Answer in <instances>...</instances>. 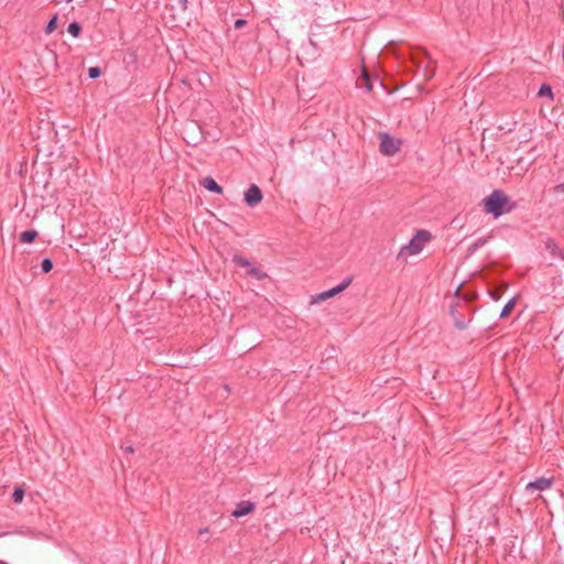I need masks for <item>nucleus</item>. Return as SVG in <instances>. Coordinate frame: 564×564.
Here are the masks:
<instances>
[{"label":"nucleus","mask_w":564,"mask_h":564,"mask_svg":"<svg viewBox=\"0 0 564 564\" xmlns=\"http://www.w3.org/2000/svg\"><path fill=\"white\" fill-rule=\"evenodd\" d=\"M554 192L555 193H564V183H561V184H557L556 186H554Z\"/></svg>","instance_id":"393cba45"},{"label":"nucleus","mask_w":564,"mask_h":564,"mask_svg":"<svg viewBox=\"0 0 564 564\" xmlns=\"http://www.w3.org/2000/svg\"><path fill=\"white\" fill-rule=\"evenodd\" d=\"M544 246L552 257L564 260V249L560 248V246L553 238H547L544 241Z\"/></svg>","instance_id":"1a4fd4ad"},{"label":"nucleus","mask_w":564,"mask_h":564,"mask_svg":"<svg viewBox=\"0 0 564 564\" xmlns=\"http://www.w3.org/2000/svg\"><path fill=\"white\" fill-rule=\"evenodd\" d=\"M67 32H68L72 36H74V37H78V36L80 35V33H82V25H80L78 22H76V21L70 22V23L68 24Z\"/></svg>","instance_id":"dca6fc26"},{"label":"nucleus","mask_w":564,"mask_h":564,"mask_svg":"<svg viewBox=\"0 0 564 564\" xmlns=\"http://www.w3.org/2000/svg\"><path fill=\"white\" fill-rule=\"evenodd\" d=\"M182 3V8L185 10L187 7V0H180Z\"/></svg>","instance_id":"c756f323"},{"label":"nucleus","mask_w":564,"mask_h":564,"mask_svg":"<svg viewBox=\"0 0 564 564\" xmlns=\"http://www.w3.org/2000/svg\"><path fill=\"white\" fill-rule=\"evenodd\" d=\"M53 269V261L50 258H44L41 262V270L43 273H48Z\"/></svg>","instance_id":"412c9836"},{"label":"nucleus","mask_w":564,"mask_h":564,"mask_svg":"<svg viewBox=\"0 0 564 564\" xmlns=\"http://www.w3.org/2000/svg\"><path fill=\"white\" fill-rule=\"evenodd\" d=\"M200 184L212 193L221 194L224 191L223 187L210 176L205 177Z\"/></svg>","instance_id":"9d476101"},{"label":"nucleus","mask_w":564,"mask_h":564,"mask_svg":"<svg viewBox=\"0 0 564 564\" xmlns=\"http://www.w3.org/2000/svg\"><path fill=\"white\" fill-rule=\"evenodd\" d=\"M456 326L459 328V329H463L465 327V324L463 322H456Z\"/></svg>","instance_id":"c85d7f7f"},{"label":"nucleus","mask_w":564,"mask_h":564,"mask_svg":"<svg viewBox=\"0 0 564 564\" xmlns=\"http://www.w3.org/2000/svg\"><path fill=\"white\" fill-rule=\"evenodd\" d=\"M232 262L238 267H250V261L240 254H235L232 257Z\"/></svg>","instance_id":"aec40b11"},{"label":"nucleus","mask_w":564,"mask_h":564,"mask_svg":"<svg viewBox=\"0 0 564 564\" xmlns=\"http://www.w3.org/2000/svg\"><path fill=\"white\" fill-rule=\"evenodd\" d=\"M37 236H39V234L36 230L29 229V230L23 231L20 235V241L23 243H32L36 239Z\"/></svg>","instance_id":"f8f14e48"},{"label":"nucleus","mask_w":564,"mask_h":564,"mask_svg":"<svg viewBox=\"0 0 564 564\" xmlns=\"http://www.w3.org/2000/svg\"><path fill=\"white\" fill-rule=\"evenodd\" d=\"M351 282H352V278L351 276H347L337 286L317 294L315 297H313L312 303H318V302H322V301H326V300H328V299L339 294L340 292L346 290L350 285Z\"/></svg>","instance_id":"20e7f679"},{"label":"nucleus","mask_w":564,"mask_h":564,"mask_svg":"<svg viewBox=\"0 0 564 564\" xmlns=\"http://www.w3.org/2000/svg\"><path fill=\"white\" fill-rule=\"evenodd\" d=\"M487 239L485 238H479L478 240H476L469 248H468V251L469 252H474L476 251L478 248H480L481 246H484L486 243Z\"/></svg>","instance_id":"5701e85b"},{"label":"nucleus","mask_w":564,"mask_h":564,"mask_svg":"<svg viewBox=\"0 0 564 564\" xmlns=\"http://www.w3.org/2000/svg\"><path fill=\"white\" fill-rule=\"evenodd\" d=\"M247 274L250 275L251 278L257 279L258 281H262L268 278V274L264 271L256 267L250 268L247 271Z\"/></svg>","instance_id":"4468645a"},{"label":"nucleus","mask_w":564,"mask_h":564,"mask_svg":"<svg viewBox=\"0 0 564 564\" xmlns=\"http://www.w3.org/2000/svg\"><path fill=\"white\" fill-rule=\"evenodd\" d=\"M414 237L417 238L423 246L432 239L431 232L425 229L417 230Z\"/></svg>","instance_id":"f3484780"},{"label":"nucleus","mask_w":564,"mask_h":564,"mask_svg":"<svg viewBox=\"0 0 564 564\" xmlns=\"http://www.w3.org/2000/svg\"><path fill=\"white\" fill-rule=\"evenodd\" d=\"M516 303H517L516 297H512L511 300H509L500 313V318L508 317L511 314V312L513 311Z\"/></svg>","instance_id":"ddd939ff"},{"label":"nucleus","mask_w":564,"mask_h":564,"mask_svg":"<svg viewBox=\"0 0 564 564\" xmlns=\"http://www.w3.org/2000/svg\"><path fill=\"white\" fill-rule=\"evenodd\" d=\"M380 140L379 151L381 154L392 156L401 150L402 139L393 138L388 132H379Z\"/></svg>","instance_id":"f03ea898"},{"label":"nucleus","mask_w":564,"mask_h":564,"mask_svg":"<svg viewBox=\"0 0 564 564\" xmlns=\"http://www.w3.org/2000/svg\"><path fill=\"white\" fill-rule=\"evenodd\" d=\"M491 296L495 299V300H498L500 297V294L499 292H491Z\"/></svg>","instance_id":"cd10ccee"},{"label":"nucleus","mask_w":564,"mask_h":564,"mask_svg":"<svg viewBox=\"0 0 564 564\" xmlns=\"http://www.w3.org/2000/svg\"><path fill=\"white\" fill-rule=\"evenodd\" d=\"M208 531H209L208 528H202V529L198 530V534L203 535V534L208 533Z\"/></svg>","instance_id":"bb28decb"},{"label":"nucleus","mask_w":564,"mask_h":564,"mask_svg":"<svg viewBox=\"0 0 564 564\" xmlns=\"http://www.w3.org/2000/svg\"><path fill=\"white\" fill-rule=\"evenodd\" d=\"M358 82H359V85L361 87H365L368 91L372 90L371 77H370V74L366 70V68L362 69V75L360 76Z\"/></svg>","instance_id":"9b49d317"},{"label":"nucleus","mask_w":564,"mask_h":564,"mask_svg":"<svg viewBox=\"0 0 564 564\" xmlns=\"http://www.w3.org/2000/svg\"><path fill=\"white\" fill-rule=\"evenodd\" d=\"M58 14L55 13L46 24L45 33L51 34L57 29Z\"/></svg>","instance_id":"6ab92c4d"},{"label":"nucleus","mask_w":564,"mask_h":564,"mask_svg":"<svg viewBox=\"0 0 564 564\" xmlns=\"http://www.w3.org/2000/svg\"><path fill=\"white\" fill-rule=\"evenodd\" d=\"M256 505L251 501H240L236 505L235 510L231 512V517L240 518L250 514L254 511Z\"/></svg>","instance_id":"423d86ee"},{"label":"nucleus","mask_w":564,"mask_h":564,"mask_svg":"<svg viewBox=\"0 0 564 564\" xmlns=\"http://www.w3.org/2000/svg\"><path fill=\"white\" fill-rule=\"evenodd\" d=\"M24 496H25V490L22 487H15L12 492V501L14 503H20L23 501Z\"/></svg>","instance_id":"a211bd4d"},{"label":"nucleus","mask_w":564,"mask_h":564,"mask_svg":"<svg viewBox=\"0 0 564 564\" xmlns=\"http://www.w3.org/2000/svg\"><path fill=\"white\" fill-rule=\"evenodd\" d=\"M423 249V245L419 241L417 238L413 237L408 245L403 246L398 254V258L403 256L404 253L408 254H416L421 252Z\"/></svg>","instance_id":"0eeeda50"},{"label":"nucleus","mask_w":564,"mask_h":564,"mask_svg":"<svg viewBox=\"0 0 564 564\" xmlns=\"http://www.w3.org/2000/svg\"><path fill=\"white\" fill-rule=\"evenodd\" d=\"M263 198L261 188L256 185L251 184L248 189L245 192L243 200L247 206L254 207L261 203Z\"/></svg>","instance_id":"39448f33"},{"label":"nucleus","mask_w":564,"mask_h":564,"mask_svg":"<svg viewBox=\"0 0 564 564\" xmlns=\"http://www.w3.org/2000/svg\"><path fill=\"white\" fill-rule=\"evenodd\" d=\"M247 20L245 19H237L234 23L235 29H241L247 25Z\"/></svg>","instance_id":"b1692460"},{"label":"nucleus","mask_w":564,"mask_h":564,"mask_svg":"<svg viewBox=\"0 0 564 564\" xmlns=\"http://www.w3.org/2000/svg\"><path fill=\"white\" fill-rule=\"evenodd\" d=\"M183 140L193 147L202 143L205 140L202 127L196 121H191L183 127Z\"/></svg>","instance_id":"7ed1b4c3"},{"label":"nucleus","mask_w":564,"mask_h":564,"mask_svg":"<svg viewBox=\"0 0 564 564\" xmlns=\"http://www.w3.org/2000/svg\"><path fill=\"white\" fill-rule=\"evenodd\" d=\"M552 482H553L552 478L541 477V478H538L534 481L529 482L527 485V490H529V491H533V490L543 491V490L550 488L552 486Z\"/></svg>","instance_id":"6e6552de"},{"label":"nucleus","mask_w":564,"mask_h":564,"mask_svg":"<svg viewBox=\"0 0 564 564\" xmlns=\"http://www.w3.org/2000/svg\"><path fill=\"white\" fill-rule=\"evenodd\" d=\"M101 75V69L98 66H93L88 68V76L91 79H96Z\"/></svg>","instance_id":"4be33fe9"},{"label":"nucleus","mask_w":564,"mask_h":564,"mask_svg":"<svg viewBox=\"0 0 564 564\" xmlns=\"http://www.w3.org/2000/svg\"><path fill=\"white\" fill-rule=\"evenodd\" d=\"M538 96L539 97H547L550 98L551 100H553L554 96H553V91H552V88L549 84H542L539 91H538Z\"/></svg>","instance_id":"2eb2a0df"},{"label":"nucleus","mask_w":564,"mask_h":564,"mask_svg":"<svg viewBox=\"0 0 564 564\" xmlns=\"http://www.w3.org/2000/svg\"><path fill=\"white\" fill-rule=\"evenodd\" d=\"M73 0H66L67 3L72 2Z\"/></svg>","instance_id":"2f4dec72"},{"label":"nucleus","mask_w":564,"mask_h":564,"mask_svg":"<svg viewBox=\"0 0 564 564\" xmlns=\"http://www.w3.org/2000/svg\"><path fill=\"white\" fill-rule=\"evenodd\" d=\"M423 53H424V55H425L426 57H429V58H430L429 52H427L426 50H423Z\"/></svg>","instance_id":"7c9ffc66"},{"label":"nucleus","mask_w":564,"mask_h":564,"mask_svg":"<svg viewBox=\"0 0 564 564\" xmlns=\"http://www.w3.org/2000/svg\"><path fill=\"white\" fill-rule=\"evenodd\" d=\"M122 449L127 453H131V454L134 453V448L132 445L124 446V447H122Z\"/></svg>","instance_id":"a878e982"},{"label":"nucleus","mask_w":564,"mask_h":564,"mask_svg":"<svg viewBox=\"0 0 564 564\" xmlns=\"http://www.w3.org/2000/svg\"><path fill=\"white\" fill-rule=\"evenodd\" d=\"M482 205L484 210L495 218L509 213L513 207L508 195L501 189H495L490 195L485 197Z\"/></svg>","instance_id":"f257e3e1"}]
</instances>
